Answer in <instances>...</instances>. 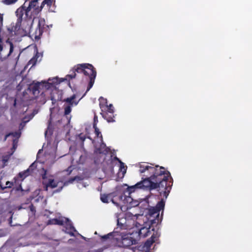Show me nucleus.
I'll use <instances>...</instances> for the list:
<instances>
[{
	"label": "nucleus",
	"instance_id": "obj_15",
	"mask_svg": "<svg viewBox=\"0 0 252 252\" xmlns=\"http://www.w3.org/2000/svg\"><path fill=\"white\" fill-rule=\"evenodd\" d=\"M59 182L56 181L54 179L49 178L48 181H46V184L47 186L49 187L50 188L54 189L58 187Z\"/></svg>",
	"mask_w": 252,
	"mask_h": 252
},
{
	"label": "nucleus",
	"instance_id": "obj_16",
	"mask_svg": "<svg viewBox=\"0 0 252 252\" xmlns=\"http://www.w3.org/2000/svg\"><path fill=\"white\" fill-rule=\"evenodd\" d=\"M99 107L101 109H103V110H105V108H107V106L109 105L107 104V100L103 97H100L99 98Z\"/></svg>",
	"mask_w": 252,
	"mask_h": 252
},
{
	"label": "nucleus",
	"instance_id": "obj_24",
	"mask_svg": "<svg viewBox=\"0 0 252 252\" xmlns=\"http://www.w3.org/2000/svg\"><path fill=\"white\" fill-rule=\"evenodd\" d=\"M18 0H3L2 2L7 5H10L15 3Z\"/></svg>",
	"mask_w": 252,
	"mask_h": 252
},
{
	"label": "nucleus",
	"instance_id": "obj_14",
	"mask_svg": "<svg viewBox=\"0 0 252 252\" xmlns=\"http://www.w3.org/2000/svg\"><path fill=\"white\" fill-rule=\"evenodd\" d=\"M114 239V233L110 232L107 235H104L101 237L102 241H108L112 242L113 240Z\"/></svg>",
	"mask_w": 252,
	"mask_h": 252
},
{
	"label": "nucleus",
	"instance_id": "obj_34",
	"mask_svg": "<svg viewBox=\"0 0 252 252\" xmlns=\"http://www.w3.org/2000/svg\"><path fill=\"white\" fill-rule=\"evenodd\" d=\"M6 185L7 186L6 188L7 187L10 188L11 186L12 185V183L9 181H7L6 183Z\"/></svg>",
	"mask_w": 252,
	"mask_h": 252
},
{
	"label": "nucleus",
	"instance_id": "obj_27",
	"mask_svg": "<svg viewBox=\"0 0 252 252\" xmlns=\"http://www.w3.org/2000/svg\"><path fill=\"white\" fill-rule=\"evenodd\" d=\"M79 138L80 139V140L82 141V145H84V142L86 139V137L83 135L82 134H80L79 135Z\"/></svg>",
	"mask_w": 252,
	"mask_h": 252
},
{
	"label": "nucleus",
	"instance_id": "obj_31",
	"mask_svg": "<svg viewBox=\"0 0 252 252\" xmlns=\"http://www.w3.org/2000/svg\"><path fill=\"white\" fill-rule=\"evenodd\" d=\"M29 208H30V209L31 212H32L33 213H35L36 212L35 208V207L33 206V205L32 204H31L30 205Z\"/></svg>",
	"mask_w": 252,
	"mask_h": 252
},
{
	"label": "nucleus",
	"instance_id": "obj_23",
	"mask_svg": "<svg viewBox=\"0 0 252 252\" xmlns=\"http://www.w3.org/2000/svg\"><path fill=\"white\" fill-rule=\"evenodd\" d=\"M18 135V133L17 132H10V133H8V134H6L5 136V137L4 138V141H6L7 137H9V136H12L13 137H16L17 136V135Z\"/></svg>",
	"mask_w": 252,
	"mask_h": 252
},
{
	"label": "nucleus",
	"instance_id": "obj_22",
	"mask_svg": "<svg viewBox=\"0 0 252 252\" xmlns=\"http://www.w3.org/2000/svg\"><path fill=\"white\" fill-rule=\"evenodd\" d=\"M93 127L94 129V132H95V133L96 136L98 137L99 134H100L101 138V139H102V136L101 134V132L99 131V129L97 127L96 123H94Z\"/></svg>",
	"mask_w": 252,
	"mask_h": 252
},
{
	"label": "nucleus",
	"instance_id": "obj_4",
	"mask_svg": "<svg viewBox=\"0 0 252 252\" xmlns=\"http://www.w3.org/2000/svg\"><path fill=\"white\" fill-rule=\"evenodd\" d=\"M72 73L68 75V76L71 79L75 78L77 77V74H83L86 76L88 77L89 82L87 87V92L89 91L94 85V80L96 76V71L91 64L82 63L78 64L72 69Z\"/></svg>",
	"mask_w": 252,
	"mask_h": 252
},
{
	"label": "nucleus",
	"instance_id": "obj_6",
	"mask_svg": "<svg viewBox=\"0 0 252 252\" xmlns=\"http://www.w3.org/2000/svg\"><path fill=\"white\" fill-rule=\"evenodd\" d=\"M160 233L158 231L153 234L144 244H139L135 247H132L131 249L133 252H149V250L152 244L154 243L159 244V238Z\"/></svg>",
	"mask_w": 252,
	"mask_h": 252
},
{
	"label": "nucleus",
	"instance_id": "obj_18",
	"mask_svg": "<svg viewBox=\"0 0 252 252\" xmlns=\"http://www.w3.org/2000/svg\"><path fill=\"white\" fill-rule=\"evenodd\" d=\"M114 112H109L107 113V117H103L105 120H106L108 122H115L114 120Z\"/></svg>",
	"mask_w": 252,
	"mask_h": 252
},
{
	"label": "nucleus",
	"instance_id": "obj_30",
	"mask_svg": "<svg viewBox=\"0 0 252 252\" xmlns=\"http://www.w3.org/2000/svg\"><path fill=\"white\" fill-rule=\"evenodd\" d=\"M44 170V173L42 174L41 177L42 179L43 180V181H46L45 180L47 179V170L43 169Z\"/></svg>",
	"mask_w": 252,
	"mask_h": 252
},
{
	"label": "nucleus",
	"instance_id": "obj_3",
	"mask_svg": "<svg viewBox=\"0 0 252 252\" xmlns=\"http://www.w3.org/2000/svg\"><path fill=\"white\" fill-rule=\"evenodd\" d=\"M34 19H32V23H29L27 18L25 16L23 17V20L21 22H18V18H17L16 25L19 27H22L26 32H28L30 36L34 38L35 40H38L40 39L44 30L48 27L46 25L45 21L44 18H39L37 27L35 30H32V26L33 23Z\"/></svg>",
	"mask_w": 252,
	"mask_h": 252
},
{
	"label": "nucleus",
	"instance_id": "obj_5",
	"mask_svg": "<svg viewBox=\"0 0 252 252\" xmlns=\"http://www.w3.org/2000/svg\"><path fill=\"white\" fill-rule=\"evenodd\" d=\"M150 182L148 181H141L135 185L131 186H128L127 188L123 191V194H121L119 198L122 200L124 203L126 202H131L132 199L130 196L131 193L134 192L137 189H148V185L152 188H155L152 184H149Z\"/></svg>",
	"mask_w": 252,
	"mask_h": 252
},
{
	"label": "nucleus",
	"instance_id": "obj_28",
	"mask_svg": "<svg viewBox=\"0 0 252 252\" xmlns=\"http://www.w3.org/2000/svg\"><path fill=\"white\" fill-rule=\"evenodd\" d=\"M42 184L43 185L44 190L45 191H48L49 187L47 186V184H46V181H43Z\"/></svg>",
	"mask_w": 252,
	"mask_h": 252
},
{
	"label": "nucleus",
	"instance_id": "obj_25",
	"mask_svg": "<svg viewBox=\"0 0 252 252\" xmlns=\"http://www.w3.org/2000/svg\"><path fill=\"white\" fill-rule=\"evenodd\" d=\"M55 2V0H44L43 3H46L48 6L50 7L53 2Z\"/></svg>",
	"mask_w": 252,
	"mask_h": 252
},
{
	"label": "nucleus",
	"instance_id": "obj_37",
	"mask_svg": "<svg viewBox=\"0 0 252 252\" xmlns=\"http://www.w3.org/2000/svg\"><path fill=\"white\" fill-rule=\"evenodd\" d=\"M97 119V117L96 116H94V121L95 122V120ZM95 123V122H94Z\"/></svg>",
	"mask_w": 252,
	"mask_h": 252
},
{
	"label": "nucleus",
	"instance_id": "obj_17",
	"mask_svg": "<svg viewBox=\"0 0 252 252\" xmlns=\"http://www.w3.org/2000/svg\"><path fill=\"white\" fill-rule=\"evenodd\" d=\"M76 98V95L74 94L71 96L69 97H67L64 99V101L68 103V105H70L72 106L74 103L75 105H77L78 103V101L74 102L73 100Z\"/></svg>",
	"mask_w": 252,
	"mask_h": 252
},
{
	"label": "nucleus",
	"instance_id": "obj_13",
	"mask_svg": "<svg viewBox=\"0 0 252 252\" xmlns=\"http://www.w3.org/2000/svg\"><path fill=\"white\" fill-rule=\"evenodd\" d=\"M101 111L100 114L102 117H107V113L114 112L113 105L110 104L108 106H107V108H105V110H103V109H101Z\"/></svg>",
	"mask_w": 252,
	"mask_h": 252
},
{
	"label": "nucleus",
	"instance_id": "obj_33",
	"mask_svg": "<svg viewBox=\"0 0 252 252\" xmlns=\"http://www.w3.org/2000/svg\"><path fill=\"white\" fill-rule=\"evenodd\" d=\"M120 169L121 170H123V169H124L125 170V172L126 171V169H125V164L123 162H120Z\"/></svg>",
	"mask_w": 252,
	"mask_h": 252
},
{
	"label": "nucleus",
	"instance_id": "obj_9",
	"mask_svg": "<svg viewBox=\"0 0 252 252\" xmlns=\"http://www.w3.org/2000/svg\"><path fill=\"white\" fill-rule=\"evenodd\" d=\"M136 240L130 235L126 234L122 237L121 243L124 247H128L136 244Z\"/></svg>",
	"mask_w": 252,
	"mask_h": 252
},
{
	"label": "nucleus",
	"instance_id": "obj_32",
	"mask_svg": "<svg viewBox=\"0 0 252 252\" xmlns=\"http://www.w3.org/2000/svg\"><path fill=\"white\" fill-rule=\"evenodd\" d=\"M56 224L63 225V220L60 219H57Z\"/></svg>",
	"mask_w": 252,
	"mask_h": 252
},
{
	"label": "nucleus",
	"instance_id": "obj_2",
	"mask_svg": "<svg viewBox=\"0 0 252 252\" xmlns=\"http://www.w3.org/2000/svg\"><path fill=\"white\" fill-rule=\"evenodd\" d=\"M46 3L42 2L40 6H39L38 0H31L28 6L24 3L18 8L15 12L16 15L18 18V22H21L23 20V17L28 19L29 23H32V19H34L41 12Z\"/></svg>",
	"mask_w": 252,
	"mask_h": 252
},
{
	"label": "nucleus",
	"instance_id": "obj_7",
	"mask_svg": "<svg viewBox=\"0 0 252 252\" xmlns=\"http://www.w3.org/2000/svg\"><path fill=\"white\" fill-rule=\"evenodd\" d=\"M150 224L148 227L143 226L139 230V236L140 237L145 238L150 234L152 235L157 231H159V226L158 225L159 220L158 219H154L150 220Z\"/></svg>",
	"mask_w": 252,
	"mask_h": 252
},
{
	"label": "nucleus",
	"instance_id": "obj_35",
	"mask_svg": "<svg viewBox=\"0 0 252 252\" xmlns=\"http://www.w3.org/2000/svg\"><path fill=\"white\" fill-rule=\"evenodd\" d=\"M114 159L118 161L119 162H121V160L118 158H117V157L114 158Z\"/></svg>",
	"mask_w": 252,
	"mask_h": 252
},
{
	"label": "nucleus",
	"instance_id": "obj_12",
	"mask_svg": "<svg viewBox=\"0 0 252 252\" xmlns=\"http://www.w3.org/2000/svg\"><path fill=\"white\" fill-rule=\"evenodd\" d=\"M40 86H41V84L39 82L30 86L29 89L35 97H36L40 93L39 89Z\"/></svg>",
	"mask_w": 252,
	"mask_h": 252
},
{
	"label": "nucleus",
	"instance_id": "obj_36",
	"mask_svg": "<svg viewBox=\"0 0 252 252\" xmlns=\"http://www.w3.org/2000/svg\"><path fill=\"white\" fill-rule=\"evenodd\" d=\"M31 0H25L24 3H25V5H26V3L28 1H30Z\"/></svg>",
	"mask_w": 252,
	"mask_h": 252
},
{
	"label": "nucleus",
	"instance_id": "obj_39",
	"mask_svg": "<svg viewBox=\"0 0 252 252\" xmlns=\"http://www.w3.org/2000/svg\"><path fill=\"white\" fill-rule=\"evenodd\" d=\"M111 201L114 204H116L113 199H112Z\"/></svg>",
	"mask_w": 252,
	"mask_h": 252
},
{
	"label": "nucleus",
	"instance_id": "obj_10",
	"mask_svg": "<svg viewBox=\"0 0 252 252\" xmlns=\"http://www.w3.org/2000/svg\"><path fill=\"white\" fill-rule=\"evenodd\" d=\"M110 149L106 147V144L103 142L101 139V143L98 148H96L94 150L95 154H103L106 155L110 152Z\"/></svg>",
	"mask_w": 252,
	"mask_h": 252
},
{
	"label": "nucleus",
	"instance_id": "obj_8",
	"mask_svg": "<svg viewBox=\"0 0 252 252\" xmlns=\"http://www.w3.org/2000/svg\"><path fill=\"white\" fill-rule=\"evenodd\" d=\"M165 206V202L163 199L159 201L155 207H152L149 209L148 214L150 217L158 219L159 220V223L161 220L159 219V212L163 210Z\"/></svg>",
	"mask_w": 252,
	"mask_h": 252
},
{
	"label": "nucleus",
	"instance_id": "obj_1",
	"mask_svg": "<svg viewBox=\"0 0 252 252\" xmlns=\"http://www.w3.org/2000/svg\"><path fill=\"white\" fill-rule=\"evenodd\" d=\"M139 172L142 176V180H147L149 184H152L155 188L150 185L147 186L148 190L157 189L160 195H163L167 198L173 185V178L170 173L162 166H153L150 163H141L139 164Z\"/></svg>",
	"mask_w": 252,
	"mask_h": 252
},
{
	"label": "nucleus",
	"instance_id": "obj_40",
	"mask_svg": "<svg viewBox=\"0 0 252 252\" xmlns=\"http://www.w3.org/2000/svg\"><path fill=\"white\" fill-rule=\"evenodd\" d=\"M33 163L32 164V165L30 166V167H32V165H33Z\"/></svg>",
	"mask_w": 252,
	"mask_h": 252
},
{
	"label": "nucleus",
	"instance_id": "obj_26",
	"mask_svg": "<svg viewBox=\"0 0 252 252\" xmlns=\"http://www.w3.org/2000/svg\"><path fill=\"white\" fill-rule=\"evenodd\" d=\"M57 219H53L49 220L47 221L48 225H52V224H56Z\"/></svg>",
	"mask_w": 252,
	"mask_h": 252
},
{
	"label": "nucleus",
	"instance_id": "obj_20",
	"mask_svg": "<svg viewBox=\"0 0 252 252\" xmlns=\"http://www.w3.org/2000/svg\"><path fill=\"white\" fill-rule=\"evenodd\" d=\"M64 114L65 115L69 114L71 111V107L70 105L64 104Z\"/></svg>",
	"mask_w": 252,
	"mask_h": 252
},
{
	"label": "nucleus",
	"instance_id": "obj_11",
	"mask_svg": "<svg viewBox=\"0 0 252 252\" xmlns=\"http://www.w3.org/2000/svg\"><path fill=\"white\" fill-rule=\"evenodd\" d=\"M80 179V177L77 176H75L74 177L70 178L67 181H66L65 182H64L63 186L60 187L58 189L55 190L53 192L54 193L59 192L62 190V189H63L64 186H67L70 184L73 183L74 181L77 180H79Z\"/></svg>",
	"mask_w": 252,
	"mask_h": 252
},
{
	"label": "nucleus",
	"instance_id": "obj_21",
	"mask_svg": "<svg viewBox=\"0 0 252 252\" xmlns=\"http://www.w3.org/2000/svg\"><path fill=\"white\" fill-rule=\"evenodd\" d=\"M110 194H102L100 195V200L103 203L109 202V196Z\"/></svg>",
	"mask_w": 252,
	"mask_h": 252
},
{
	"label": "nucleus",
	"instance_id": "obj_19",
	"mask_svg": "<svg viewBox=\"0 0 252 252\" xmlns=\"http://www.w3.org/2000/svg\"><path fill=\"white\" fill-rule=\"evenodd\" d=\"M6 43L8 44L10 46V48H9V53L7 54V55H6V57H9L11 54L13 52V49H14V46H13V44L12 43V42H11L9 39H7L6 41Z\"/></svg>",
	"mask_w": 252,
	"mask_h": 252
},
{
	"label": "nucleus",
	"instance_id": "obj_29",
	"mask_svg": "<svg viewBox=\"0 0 252 252\" xmlns=\"http://www.w3.org/2000/svg\"><path fill=\"white\" fill-rule=\"evenodd\" d=\"M29 169H28L27 171H26L24 172H20L19 173V176L20 178L25 177L27 175H26V174L28 172Z\"/></svg>",
	"mask_w": 252,
	"mask_h": 252
},
{
	"label": "nucleus",
	"instance_id": "obj_38",
	"mask_svg": "<svg viewBox=\"0 0 252 252\" xmlns=\"http://www.w3.org/2000/svg\"><path fill=\"white\" fill-rule=\"evenodd\" d=\"M14 141H15V140H14V141H13V148H16L15 146V144H14Z\"/></svg>",
	"mask_w": 252,
	"mask_h": 252
}]
</instances>
